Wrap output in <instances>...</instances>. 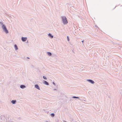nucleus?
I'll use <instances>...</instances> for the list:
<instances>
[{
	"mask_svg": "<svg viewBox=\"0 0 122 122\" xmlns=\"http://www.w3.org/2000/svg\"><path fill=\"white\" fill-rule=\"evenodd\" d=\"M64 122H67L66 121H64Z\"/></svg>",
	"mask_w": 122,
	"mask_h": 122,
	"instance_id": "5701e85b",
	"label": "nucleus"
},
{
	"mask_svg": "<svg viewBox=\"0 0 122 122\" xmlns=\"http://www.w3.org/2000/svg\"><path fill=\"white\" fill-rule=\"evenodd\" d=\"M87 81L92 84H93L95 83L94 81L92 80L87 79Z\"/></svg>",
	"mask_w": 122,
	"mask_h": 122,
	"instance_id": "20e7f679",
	"label": "nucleus"
},
{
	"mask_svg": "<svg viewBox=\"0 0 122 122\" xmlns=\"http://www.w3.org/2000/svg\"><path fill=\"white\" fill-rule=\"evenodd\" d=\"M54 91H55V90H57L56 89H54Z\"/></svg>",
	"mask_w": 122,
	"mask_h": 122,
	"instance_id": "aec40b11",
	"label": "nucleus"
},
{
	"mask_svg": "<svg viewBox=\"0 0 122 122\" xmlns=\"http://www.w3.org/2000/svg\"><path fill=\"white\" fill-rule=\"evenodd\" d=\"M27 58H28V59H29V58L28 57H27Z\"/></svg>",
	"mask_w": 122,
	"mask_h": 122,
	"instance_id": "4be33fe9",
	"label": "nucleus"
},
{
	"mask_svg": "<svg viewBox=\"0 0 122 122\" xmlns=\"http://www.w3.org/2000/svg\"><path fill=\"white\" fill-rule=\"evenodd\" d=\"M48 36L51 38H52L53 37V36L50 33L48 34Z\"/></svg>",
	"mask_w": 122,
	"mask_h": 122,
	"instance_id": "423d86ee",
	"label": "nucleus"
},
{
	"mask_svg": "<svg viewBox=\"0 0 122 122\" xmlns=\"http://www.w3.org/2000/svg\"><path fill=\"white\" fill-rule=\"evenodd\" d=\"M0 24H1V25H2V26H3V25H5L3 24V22H0Z\"/></svg>",
	"mask_w": 122,
	"mask_h": 122,
	"instance_id": "2eb2a0df",
	"label": "nucleus"
},
{
	"mask_svg": "<svg viewBox=\"0 0 122 122\" xmlns=\"http://www.w3.org/2000/svg\"><path fill=\"white\" fill-rule=\"evenodd\" d=\"M61 17L63 23L64 25H66L68 23L67 18L65 16H61Z\"/></svg>",
	"mask_w": 122,
	"mask_h": 122,
	"instance_id": "f257e3e1",
	"label": "nucleus"
},
{
	"mask_svg": "<svg viewBox=\"0 0 122 122\" xmlns=\"http://www.w3.org/2000/svg\"><path fill=\"white\" fill-rule=\"evenodd\" d=\"M51 116L52 117H53L55 116V114L54 113H52L51 114Z\"/></svg>",
	"mask_w": 122,
	"mask_h": 122,
	"instance_id": "ddd939ff",
	"label": "nucleus"
},
{
	"mask_svg": "<svg viewBox=\"0 0 122 122\" xmlns=\"http://www.w3.org/2000/svg\"><path fill=\"white\" fill-rule=\"evenodd\" d=\"M1 28L3 31L6 34H7L9 33V31L6 28L5 25H3V26H2Z\"/></svg>",
	"mask_w": 122,
	"mask_h": 122,
	"instance_id": "f03ea898",
	"label": "nucleus"
},
{
	"mask_svg": "<svg viewBox=\"0 0 122 122\" xmlns=\"http://www.w3.org/2000/svg\"><path fill=\"white\" fill-rule=\"evenodd\" d=\"M52 83H53V84H54V85H55V83L54 82H53Z\"/></svg>",
	"mask_w": 122,
	"mask_h": 122,
	"instance_id": "a211bd4d",
	"label": "nucleus"
},
{
	"mask_svg": "<svg viewBox=\"0 0 122 122\" xmlns=\"http://www.w3.org/2000/svg\"><path fill=\"white\" fill-rule=\"evenodd\" d=\"M116 7V6H115V8H114V9L115 8V7Z\"/></svg>",
	"mask_w": 122,
	"mask_h": 122,
	"instance_id": "b1692460",
	"label": "nucleus"
},
{
	"mask_svg": "<svg viewBox=\"0 0 122 122\" xmlns=\"http://www.w3.org/2000/svg\"><path fill=\"white\" fill-rule=\"evenodd\" d=\"M20 87L22 89H24L26 88V87L25 85H20Z\"/></svg>",
	"mask_w": 122,
	"mask_h": 122,
	"instance_id": "0eeeda50",
	"label": "nucleus"
},
{
	"mask_svg": "<svg viewBox=\"0 0 122 122\" xmlns=\"http://www.w3.org/2000/svg\"><path fill=\"white\" fill-rule=\"evenodd\" d=\"M72 98H79L78 97H76V96H73L72 97Z\"/></svg>",
	"mask_w": 122,
	"mask_h": 122,
	"instance_id": "4468645a",
	"label": "nucleus"
},
{
	"mask_svg": "<svg viewBox=\"0 0 122 122\" xmlns=\"http://www.w3.org/2000/svg\"><path fill=\"white\" fill-rule=\"evenodd\" d=\"M84 41L83 40L81 42L83 44V42H84Z\"/></svg>",
	"mask_w": 122,
	"mask_h": 122,
	"instance_id": "6ab92c4d",
	"label": "nucleus"
},
{
	"mask_svg": "<svg viewBox=\"0 0 122 122\" xmlns=\"http://www.w3.org/2000/svg\"><path fill=\"white\" fill-rule=\"evenodd\" d=\"M14 46V47H15V50H16L18 49V47L17 45H16V44Z\"/></svg>",
	"mask_w": 122,
	"mask_h": 122,
	"instance_id": "1a4fd4ad",
	"label": "nucleus"
},
{
	"mask_svg": "<svg viewBox=\"0 0 122 122\" xmlns=\"http://www.w3.org/2000/svg\"><path fill=\"white\" fill-rule=\"evenodd\" d=\"M46 122H51L50 121H46Z\"/></svg>",
	"mask_w": 122,
	"mask_h": 122,
	"instance_id": "412c9836",
	"label": "nucleus"
},
{
	"mask_svg": "<svg viewBox=\"0 0 122 122\" xmlns=\"http://www.w3.org/2000/svg\"><path fill=\"white\" fill-rule=\"evenodd\" d=\"M47 53L48 55L49 56H51L52 55L51 53L50 52H47Z\"/></svg>",
	"mask_w": 122,
	"mask_h": 122,
	"instance_id": "9b49d317",
	"label": "nucleus"
},
{
	"mask_svg": "<svg viewBox=\"0 0 122 122\" xmlns=\"http://www.w3.org/2000/svg\"><path fill=\"white\" fill-rule=\"evenodd\" d=\"M27 39V38L26 37H21V39L22 41L23 42H25L26 41Z\"/></svg>",
	"mask_w": 122,
	"mask_h": 122,
	"instance_id": "7ed1b4c3",
	"label": "nucleus"
},
{
	"mask_svg": "<svg viewBox=\"0 0 122 122\" xmlns=\"http://www.w3.org/2000/svg\"><path fill=\"white\" fill-rule=\"evenodd\" d=\"M43 83L44 84H46V85H49V83L48 82H47V81H44Z\"/></svg>",
	"mask_w": 122,
	"mask_h": 122,
	"instance_id": "9d476101",
	"label": "nucleus"
},
{
	"mask_svg": "<svg viewBox=\"0 0 122 122\" xmlns=\"http://www.w3.org/2000/svg\"><path fill=\"white\" fill-rule=\"evenodd\" d=\"M43 78L44 79H46V80L47 79L46 77V76H43Z\"/></svg>",
	"mask_w": 122,
	"mask_h": 122,
	"instance_id": "dca6fc26",
	"label": "nucleus"
},
{
	"mask_svg": "<svg viewBox=\"0 0 122 122\" xmlns=\"http://www.w3.org/2000/svg\"><path fill=\"white\" fill-rule=\"evenodd\" d=\"M16 100H12L11 101V102L13 104H15L16 103Z\"/></svg>",
	"mask_w": 122,
	"mask_h": 122,
	"instance_id": "6e6552de",
	"label": "nucleus"
},
{
	"mask_svg": "<svg viewBox=\"0 0 122 122\" xmlns=\"http://www.w3.org/2000/svg\"><path fill=\"white\" fill-rule=\"evenodd\" d=\"M10 122H16V121H15L14 119H11Z\"/></svg>",
	"mask_w": 122,
	"mask_h": 122,
	"instance_id": "f8f14e48",
	"label": "nucleus"
},
{
	"mask_svg": "<svg viewBox=\"0 0 122 122\" xmlns=\"http://www.w3.org/2000/svg\"><path fill=\"white\" fill-rule=\"evenodd\" d=\"M67 41H69L70 40H69V37L68 36H67Z\"/></svg>",
	"mask_w": 122,
	"mask_h": 122,
	"instance_id": "f3484780",
	"label": "nucleus"
},
{
	"mask_svg": "<svg viewBox=\"0 0 122 122\" xmlns=\"http://www.w3.org/2000/svg\"><path fill=\"white\" fill-rule=\"evenodd\" d=\"M35 88L38 90H40V89L39 86L38 84H36L35 85Z\"/></svg>",
	"mask_w": 122,
	"mask_h": 122,
	"instance_id": "39448f33",
	"label": "nucleus"
}]
</instances>
